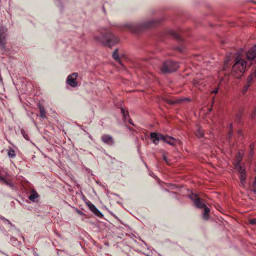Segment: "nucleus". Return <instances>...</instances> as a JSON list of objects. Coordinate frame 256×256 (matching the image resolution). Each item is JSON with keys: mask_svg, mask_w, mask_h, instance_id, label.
<instances>
[{"mask_svg": "<svg viewBox=\"0 0 256 256\" xmlns=\"http://www.w3.org/2000/svg\"><path fill=\"white\" fill-rule=\"evenodd\" d=\"M250 84H247L244 88L243 92L244 93L248 89V87L250 86Z\"/></svg>", "mask_w": 256, "mask_h": 256, "instance_id": "393cba45", "label": "nucleus"}, {"mask_svg": "<svg viewBox=\"0 0 256 256\" xmlns=\"http://www.w3.org/2000/svg\"><path fill=\"white\" fill-rule=\"evenodd\" d=\"M230 130L229 132V134L230 135H231L232 134V124H230Z\"/></svg>", "mask_w": 256, "mask_h": 256, "instance_id": "bb28decb", "label": "nucleus"}, {"mask_svg": "<svg viewBox=\"0 0 256 256\" xmlns=\"http://www.w3.org/2000/svg\"><path fill=\"white\" fill-rule=\"evenodd\" d=\"M204 208V212L203 214V217L204 218L207 220L208 218V214L210 212V210L206 206H205V208Z\"/></svg>", "mask_w": 256, "mask_h": 256, "instance_id": "f3484780", "label": "nucleus"}, {"mask_svg": "<svg viewBox=\"0 0 256 256\" xmlns=\"http://www.w3.org/2000/svg\"><path fill=\"white\" fill-rule=\"evenodd\" d=\"M124 27L132 32H134L136 30V26L131 23L124 24Z\"/></svg>", "mask_w": 256, "mask_h": 256, "instance_id": "ddd939ff", "label": "nucleus"}, {"mask_svg": "<svg viewBox=\"0 0 256 256\" xmlns=\"http://www.w3.org/2000/svg\"><path fill=\"white\" fill-rule=\"evenodd\" d=\"M38 197V194L35 190H32V194L28 196V198L30 200L32 201H34L35 199Z\"/></svg>", "mask_w": 256, "mask_h": 256, "instance_id": "2eb2a0df", "label": "nucleus"}, {"mask_svg": "<svg viewBox=\"0 0 256 256\" xmlns=\"http://www.w3.org/2000/svg\"><path fill=\"white\" fill-rule=\"evenodd\" d=\"M112 56H113V58L118 60L119 62H120V60H119V58H118V50H116L113 53V54H112Z\"/></svg>", "mask_w": 256, "mask_h": 256, "instance_id": "412c9836", "label": "nucleus"}, {"mask_svg": "<svg viewBox=\"0 0 256 256\" xmlns=\"http://www.w3.org/2000/svg\"><path fill=\"white\" fill-rule=\"evenodd\" d=\"M6 29L4 28H0V45L4 46L5 40V33L6 32Z\"/></svg>", "mask_w": 256, "mask_h": 256, "instance_id": "9d476101", "label": "nucleus"}, {"mask_svg": "<svg viewBox=\"0 0 256 256\" xmlns=\"http://www.w3.org/2000/svg\"><path fill=\"white\" fill-rule=\"evenodd\" d=\"M196 135L198 137H202L204 135V132L202 130H201L200 128H198L196 132Z\"/></svg>", "mask_w": 256, "mask_h": 256, "instance_id": "aec40b11", "label": "nucleus"}, {"mask_svg": "<svg viewBox=\"0 0 256 256\" xmlns=\"http://www.w3.org/2000/svg\"><path fill=\"white\" fill-rule=\"evenodd\" d=\"M78 76V74L74 72L68 76L66 82L72 87H76L78 86L76 80Z\"/></svg>", "mask_w": 256, "mask_h": 256, "instance_id": "39448f33", "label": "nucleus"}, {"mask_svg": "<svg viewBox=\"0 0 256 256\" xmlns=\"http://www.w3.org/2000/svg\"><path fill=\"white\" fill-rule=\"evenodd\" d=\"M249 222L252 224H256V218L250 219Z\"/></svg>", "mask_w": 256, "mask_h": 256, "instance_id": "b1692460", "label": "nucleus"}, {"mask_svg": "<svg viewBox=\"0 0 256 256\" xmlns=\"http://www.w3.org/2000/svg\"><path fill=\"white\" fill-rule=\"evenodd\" d=\"M252 190L256 194V177L255 178L254 181L252 184Z\"/></svg>", "mask_w": 256, "mask_h": 256, "instance_id": "5701e85b", "label": "nucleus"}, {"mask_svg": "<svg viewBox=\"0 0 256 256\" xmlns=\"http://www.w3.org/2000/svg\"><path fill=\"white\" fill-rule=\"evenodd\" d=\"M162 140H164L165 142L172 146H175L176 144H180L182 143L180 140L167 136H164V138Z\"/></svg>", "mask_w": 256, "mask_h": 256, "instance_id": "0eeeda50", "label": "nucleus"}, {"mask_svg": "<svg viewBox=\"0 0 256 256\" xmlns=\"http://www.w3.org/2000/svg\"><path fill=\"white\" fill-rule=\"evenodd\" d=\"M190 198L194 201V204L198 208H205V204L200 200L199 198H196V196L192 194L190 196Z\"/></svg>", "mask_w": 256, "mask_h": 256, "instance_id": "1a4fd4ad", "label": "nucleus"}, {"mask_svg": "<svg viewBox=\"0 0 256 256\" xmlns=\"http://www.w3.org/2000/svg\"><path fill=\"white\" fill-rule=\"evenodd\" d=\"M246 176L244 172L241 173L240 176V180L241 184L242 185H244V182L246 180Z\"/></svg>", "mask_w": 256, "mask_h": 256, "instance_id": "6ab92c4d", "label": "nucleus"}, {"mask_svg": "<svg viewBox=\"0 0 256 256\" xmlns=\"http://www.w3.org/2000/svg\"><path fill=\"white\" fill-rule=\"evenodd\" d=\"M38 108L40 112V116L42 118H44L46 117L45 110L42 106L38 104Z\"/></svg>", "mask_w": 256, "mask_h": 256, "instance_id": "4468645a", "label": "nucleus"}, {"mask_svg": "<svg viewBox=\"0 0 256 256\" xmlns=\"http://www.w3.org/2000/svg\"><path fill=\"white\" fill-rule=\"evenodd\" d=\"M163 100L167 103L172 104L176 105L182 104L183 102L186 101H189L190 100L188 98H182L180 99H169L168 98H162Z\"/></svg>", "mask_w": 256, "mask_h": 256, "instance_id": "423d86ee", "label": "nucleus"}, {"mask_svg": "<svg viewBox=\"0 0 256 256\" xmlns=\"http://www.w3.org/2000/svg\"><path fill=\"white\" fill-rule=\"evenodd\" d=\"M212 110V108H210L209 109V111H211V110Z\"/></svg>", "mask_w": 256, "mask_h": 256, "instance_id": "7c9ffc66", "label": "nucleus"}, {"mask_svg": "<svg viewBox=\"0 0 256 256\" xmlns=\"http://www.w3.org/2000/svg\"><path fill=\"white\" fill-rule=\"evenodd\" d=\"M102 140L108 144H112L114 143L112 138L111 136L108 135H104L102 138Z\"/></svg>", "mask_w": 256, "mask_h": 256, "instance_id": "9b49d317", "label": "nucleus"}, {"mask_svg": "<svg viewBox=\"0 0 256 256\" xmlns=\"http://www.w3.org/2000/svg\"><path fill=\"white\" fill-rule=\"evenodd\" d=\"M8 156L10 158H14L16 156L14 150L12 149L8 152Z\"/></svg>", "mask_w": 256, "mask_h": 256, "instance_id": "4be33fe9", "label": "nucleus"}, {"mask_svg": "<svg viewBox=\"0 0 256 256\" xmlns=\"http://www.w3.org/2000/svg\"><path fill=\"white\" fill-rule=\"evenodd\" d=\"M240 160H239L238 164L236 165V168L237 170H238L240 174L245 172V169L243 168L239 164V162Z\"/></svg>", "mask_w": 256, "mask_h": 256, "instance_id": "dca6fc26", "label": "nucleus"}, {"mask_svg": "<svg viewBox=\"0 0 256 256\" xmlns=\"http://www.w3.org/2000/svg\"><path fill=\"white\" fill-rule=\"evenodd\" d=\"M246 56L248 60L256 62V46L251 48L247 51Z\"/></svg>", "mask_w": 256, "mask_h": 256, "instance_id": "20e7f679", "label": "nucleus"}, {"mask_svg": "<svg viewBox=\"0 0 256 256\" xmlns=\"http://www.w3.org/2000/svg\"><path fill=\"white\" fill-rule=\"evenodd\" d=\"M163 159L167 163V164H169L168 162V158H166V156L164 154H163Z\"/></svg>", "mask_w": 256, "mask_h": 256, "instance_id": "a878e982", "label": "nucleus"}, {"mask_svg": "<svg viewBox=\"0 0 256 256\" xmlns=\"http://www.w3.org/2000/svg\"><path fill=\"white\" fill-rule=\"evenodd\" d=\"M90 210L95 214L98 216H102V214L96 208V206L92 204H90L88 205Z\"/></svg>", "mask_w": 256, "mask_h": 256, "instance_id": "f8f14e48", "label": "nucleus"}, {"mask_svg": "<svg viewBox=\"0 0 256 256\" xmlns=\"http://www.w3.org/2000/svg\"><path fill=\"white\" fill-rule=\"evenodd\" d=\"M77 212H78V214H82V212H80V210H77Z\"/></svg>", "mask_w": 256, "mask_h": 256, "instance_id": "c756f323", "label": "nucleus"}, {"mask_svg": "<svg viewBox=\"0 0 256 256\" xmlns=\"http://www.w3.org/2000/svg\"><path fill=\"white\" fill-rule=\"evenodd\" d=\"M246 62L242 56H238L234 60L231 74L236 78H240L246 70Z\"/></svg>", "mask_w": 256, "mask_h": 256, "instance_id": "f03ea898", "label": "nucleus"}, {"mask_svg": "<svg viewBox=\"0 0 256 256\" xmlns=\"http://www.w3.org/2000/svg\"><path fill=\"white\" fill-rule=\"evenodd\" d=\"M94 39L97 41L104 43L106 46L111 47L118 43V38L113 35L108 30L102 28L98 35L94 36Z\"/></svg>", "mask_w": 256, "mask_h": 256, "instance_id": "f257e3e1", "label": "nucleus"}, {"mask_svg": "<svg viewBox=\"0 0 256 256\" xmlns=\"http://www.w3.org/2000/svg\"><path fill=\"white\" fill-rule=\"evenodd\" d=\"M218 90V88H216V90H212V92L214 94H217Z\"/></svg>", "mask_w": 256, "mask_h": 256, "instance_id": "cd10ccee", "label": "nucleus"}, {"mask_svg": "<svg viewBox=\"0 0 256 256\" xmlns=\"http://www.w3.org/2000/svg\"><path fill=\"white\" fill-rule=\"evenodd\" d=\"M178 68V64L172 61L164 62L160 68V70L163 73H169L176 70Z\"/></svg>", "mask_w": 256, "mask_h": 256, "instance_id": "7ed1b4c3", "label": "nucleus"}, {"mask_svg": "<svg viewBox=\"0 0 256 256\" xmlns=\"http://www.w3.org/2000/svg\"><path fill=\"white\" fill-rule=\"evenodd\" d=\"M254 148V145L253 144H252L250 145V149L251 150H252Z\"/></svg>", "mask_w": 256, "mask_h": 256, "instance_id": "c85d7f7f", "label": "nucleus"}, {"mask_svg": "<svg viewBox=\"0 0 256 256\" xmlns=\"http://www.w3.org/2000/svg\"><path fill=\"white\" fill-rule=\"evenodd\" d=\"M230 56H228L226 59L224 60V67L222 68V70H226L227 68H228V62L230 60Z\"/></svg>", "mask_w": 256, "mask_h": 256, "instance_id": "a211bd4d", "label": "nucleus"}, {"mask_svg": "<svg viewBox=\"0 0 256 256\" xmlns=\"http://www.w3.org/2000/svg\"><path fill=\"white\" fill-rule=\"evenodd\" d=\"M150 138L152 140L154 144H158L160 140H163L164 136L156 132H152L150 134Z\"/></svg>", "mask_w": 256, "mask_h": 256, "instance_id": "6e6552de", "label": "nucleus"}]
</instances>
